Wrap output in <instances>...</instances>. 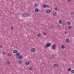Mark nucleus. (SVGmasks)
<instances>
[{
  "mask_svg": "<svg viewBox=\"0 0 74 74\" xmlns=\"http://www.w3.org/2000/svg\"><path fill=\"white\" fill-rule=\"evenodd\" d=\"M17 50H14L13 51V52L14 53H17Z\"/></svg>",
  "mask_w": 74,
  "mask_h": 74,
  "instance_id": "obj_12",
  "label": "nucleus"
},
{
  "mask_svg": "<svg viewBox=\"0 0 74 74\" xmlns=\"http://www.w3.org/2000/svg\"><path fill=\"white\" fill-rule=\"evenodd\" d=\"M71 14H74V12H72L71 13Z\"/></svg>",
  "mask_w": 74,
  "mask_h": 74,
  "instance_id": "obj_37",
  "label": "nucleus"
},
{
  "mask_svg": "<svg viewBox=\"0 0 74 74\" xmlns=\"http://www.w3.org/2000/svg\"><path fill=\"white\" fill-rule=\"evenodd\" d=\"M52 58H55V57H54V55H52Z\"/></svg>",
  "mask_w": 74,
  "mask_h": 74,
  "instance_id": "obj_34",
  "label": "nucleus"
},
{
  "mask_svg": "<svg viewBox=\"0 0 74 74\" xmlns=\"http://www.w3.org/2000/svg\"><path fill=\"white\" fill-rule=\"evenodd\" d=\"M51 12V10H46V13L47 14H49Z\"/></svg>",
  "mask_w": 74,
  "mask_h": 74,
  "instance_id": "obj_7",
  "label": "nucleus"
},
{
  "mask_svg": "<svg viewBox=\"0 0 74 74\" xmlns=\"http://www.w3.org/2000/svg\"><path fill=\"white\" fill-rule=\"evenodd\" d=\"M71 73L73 74L74 73V70H73L71 71Z\"/></svg>",
  "mask_w": 74,
  "mask_h": 74,
  "instance_id": "obj_24",
  "label": "nucleus"
},
{
  "mask_svg": "<svg viewBox=\"0 0 74 74\" xmlns=\"http://www.w3.org/2000/svg\"><path fill=\"white\" fill-rule=\"evenodd\" d=\"M5 53V51H3L2 52V54H3V55H4Z\"/></svg>",
  "mask_w": 74,
  "mask_h": 74,
  "instance_id": "obj_31",
  "label": "nucleus"
},
{
  "mask_svg": "<svg viewBox=\"0 0 74 74\" xmlns=\"http://www.w3.org/2000/svg\"><path fill=\"white\" fill-rule=\"evenodd\" d=\"M62 25H64L65 26L66 25V23L64 22H63L62 23Z\"/></svg>",
  "mask_w": 74,
  "mask_h": 74,
  "instance_id": "obj_20",
  "label": "nucleus"
},
{
  "mask_svg": "<svg viewBox=\"0 0 74 74\" xmlns=\"http://www.w3.org/2000/svg\"><path fill=\"white\" fill-rule=\"evenodd\" d=\"M47 8H49V5H47Z\"/></svg>",
  "mask_w": 74,
  "mask_h": 74,
  "instance_id": "obj_32",
  "label": "nucleus"
},
{
  "mask_svg": "<svg viewBox=\"0 0 74 74\" xmlns=\"http://www.w3.org/2000/svg\"><path fill=\"white\" fill-rule=\"evenodd\" d=\"M11 29H12V30H13V29H14V27H12L11 28Z\"/></svg>",
  "mask_w": 74,
  "mask_h": 74,
  "instance_id": "obj_36",
  "label": "nucleus"
},
{
  "mask_svg": "<svg viewBox=\"0 0 74 74\" xmlns=\"http://www.w3.org/2000/svg\"><path fill=\"white\" fill-rule=\"evenodd\" d=\"M55 47H56V44H54L53 45L52 47L53 49L55 48Z\"/></svg>",
  "mask_w": 74,
  "mask_h": 74,
  "instance_id": "obj_8",
  "label": "nucleus"
},
{
  "mask_svg": "<svg viewBox=\"0 0 74 74\" xmlns=\"http://www.w3.org/2000/svg\"><path fill=\"white\" fill-rule=\"evenodd\" d=\"M58 23L59 24H62V21L61 20H60L58 21Z\"/></svg>",
  "mask_w": 74,
  "mask_h": 74,
  "instance_id": "obj_11",
  "label": "nucleus"
},
{
  "mask_svg": "<svg viewBox=\"0 0 74 74\" xmlns=\"http://www.w3.org/2000/svg\"><path fill=\"white\" fill-rule=\"evenodd\" d=\"M43 8H45L46 7H47V5L46 4H44L43 5Z\"/></svg>",
  "mask_w": 74,
  "mask_h": 74,
  "instance_id": "obj_17",
  "label": "nucleus"
},
{
  "mask_svg": "<svg viewBox=\"0 0 74 74\" xmlns=\"http://www.w3.org/2000/svg\"><path fill=\"white\" fill-rule=\"evenodd\" d=\"M1 47H2V46L1 45L0 46V48H1Z\"/></svg>",
  "mask_w": 74,
  "mask_h": 74,
  "instance_id": "obj_39",
  "label": "nucleus"
},
{
  "mask_svg": "<svg viewBox=\"0 0 74 74\" xmlns=\"http://www.w3.org/2000/svg\"><path fill=\"white\" fill-rule=\"evenodd\" d=\"M34 6L35 7H38V4L36 3H35L34 4Z\"/></svg>",
  "mask_w": 74,
  "mask_h": 74,
  "instance_id": "obj_14",
  "label": "nucleus"
},
{
  "mask_svg": "<svg viewBox=\"0 0 74 74\" xmlns=\"http://www.w3.org/2000/svg\"><path fill=\"white\" fill-rule=\"evenodd\" d=\"M11 55V54L10 53H9V54H8V57L10 56Z\"/></svg>",
  "mask_w": 74,
  "mask_h": 74,
  "instance_id": "obj_28",
  "label": "nucleus"
},
{
  "mask_svg": "<svg viewBox=\"0 0 74 74\" xmlns=\"http://www.w3.org/2000/svg\"><path fill=\"white\" fill-rule=\"evenodd\" d=\"M70 41V40L69 39V38H66V42H67V43H69Z\"/></svg>",
  "mask_w": 74,
  "mask_h": 74,
  "instance_id": "obj_4",
  "label": "nucleus"
},
{
  "mask_svg": "<svg viewBox=\"0 0 74 74\" xmlns=\"http://www.w3.org/2000/svg\"><path fill=\"white\" fill-rule=\"evenodd\" d=\"M10 62L8 61L7 62V63L8 64H10Z\"/></svg>",
  "mask_w": 74,
  "mask_h": 74,
  "instance_id": "obj_30",
  "label": "nucleus"
},
{
  "mask_svg": "<svg viewBox=\"0 0 74 74\" xmlns=\"http://www.w3.org/2000/svg\"><path fill=\"white\" fill-rule=\"evenodd\" d=\"M64 33L65 34H67L68 33V32L65 31Z\"/></svg>",
  "mask_w": 74,
  "mask_h": 74,
  "instance_id": "obj_29",
  "label": "nucleus"
},
{
  "mask_svg": "<svg viewBox=\"0 0 74 74\" xmlns=\"http://www.w3.org/2000/svg\"><path fill=\"white\" fill-rule=\"evenodd\" d=\"M29 62L27 61L26 62V65H29Z\"/></svg>",
  "mask_w": 74,
  "mask_h": 74,
  "instance_id": "obj_19",
  "label": "nucleus"
},
{
  "mask_svg": "<svg viewBox=\"0 0 74 74\" xmlns=\"http://www.w3.org/2000/svg\"><path fill=\"white\" fill-rule=\"evenodd\" d=\"M67 25H71V22H70V21H68L67 22Z\"/></svg>",
  "mask_w": 74,
  "mask_h": 74,
  "instance_id": "obj_9",
  "label": "nucleus"
},
{
  "mask_svg": "<svg viewBox=\"0 0 74 74\" xmlns=\"http://www.w3.org/2000/svg\"><path fill=\"white\" fill-rule=\"evenodd\" d=\"M71 0H67L68 2H71Z\"/></svg>",
  "mask_w": 74,
  "mask_h": 74,
  "instance_id": "obj_33",
  "label": "nucleus"
},
{
  "mask_svg": "<svg viewBox=\"0 0 74 74\" xmlns=\"http://www.w3.org/2000/svg\"><path fill=\"white\" fill-rule=\"evenodd\" d=\"M22 58V55L19 56L18 57V60H20Z\"/></svg>",
  "mask_w": 74,
  "mask_h": 74,
  "instance_id": "obj_6",
  "label": "nucleus"
},
{
  "mask_svg": "<svg viewBox=\"0 0 74 74\" xmlns=\"http://www.w3.org/2000/svg\"><path fill=\"white\" fill-rule=\"evenodd\" d=\"M35 11L36 12H38V9L37 8H35Z\"/></svg>",
  "mask_w": 74,
  "mask_h": 74,
  "instance_id": "obj_10",
  "label": "nucleus"
},
{
  "mask_svg": "<svg viewBox=\"0 0 74 74\" xmlns=\"http://www.w3.org/2000/svg\"><path fill=\"white\" fill-rule=\"evenodd\" d=\"M71 68H69L68 69V71H69V72L71 71Z\"/></svg>",
  "mask_w": 74,
  "mask_h": 74,
  "instance_id": "obj_23",
  "label": "nucleus"
},
{
  "mask_svg": "<svg viewBox=\"0 0 74 74\" xmlns=\"http://www.w3.org/2000/svg\"><path fill=\"white\" fill-rule=\"evenodd\" d=\"M54 9L55 11H58V8H55Z\"/></svg>",
  "mask_w": 74,
  "mask_h": 74,
  "instance_id": "obj_27",
  "label": "nucleus"
},
{
  "mask_svg": "<svg viewBox=\"0 0 74 74\" xmlns=\"http://www.w3.org/2000/svg\"><path fill=\"white\" fill-rule=\"evenodd\" d=\"M37 36L38 37H40V36H41V35H40V34H37Z\"/></svg>",
  "mask_w": 74,
  "mask_h": 74,
  "instance_id": "obj_21",
  "label": "nucleus"
},
{
  "mask_svg": "<svg viewBox=\"0 0 74 74\" xmlns=\"http://www.w3.org/2000/svg\"><path fill=\"white\" fill-rule=\"evenodd\" d=\"M30 15V14L28 13H24L22 15V16L24 17H27V16H29Z\"/></svg>",
  "mask_w": 74,
  "mask_h": 74,
  "instance_id": "obj_1",
  "label": "nucleus"
},
{
  "mask_svg": "<svg viewBox=\"0 0 74 74\" xmlns=\"http://www.w3.org/2000/svg\"><path fill=\"white\" fill-rule=\"evenodd\" d=\"M16 58H18V56H16Z\"/></svg>",
  "mask_w": 74,
  "mask_h": 74,
  "instance_id": "obj_40",
  "label": "nucleus"
},
{
  "mask_svg": "<svg viewBox=\"0 0 74 74\" xmlns=\"http://www.w3.org/2000/svg\"><path fill=\"white\" fill-rule=\"evenodd\" d=\"M53 66L55 67H58L59 66V65L58 64H53Z\"/></svg>",
  "mask_w": 74,
  "mask_h": 74,
  "instance_id": "obj_5",
  "label": "nucleus"
},
{
  "mask_svg": "<svg viewBox=\"0 0 74 74\" xmlns=\"http://www.w3.org/2000/svg\"><path fill=\"white\" fill-rule=\"evenodd\" d=\"M57 27H59V26H58V25H57Z\"/></svg>",
  "mask_w": 74,
  "mask_h": 74,
  "instance_id": "obj_38",
  "label": "nucleus"
},
{
  "mask_svg": "<svg viewBox=\"0 0 74 74\" xmlns=\"http://www.w3.org/2000/svg\"><path fill=\"white\" fill-rule=\"evenodd\" d=\"M51 46V43H49L46 44V46H45V48H47L48 47H50Z\"/></svg>",
  "mask_w": 74,
  "mask_h": 74,
  "instance_id": "obj_2",
  "label": "nucleus"
},
{
  "mask_svg": "<svg viewBox=\"0 0 74 74\" xmlns=\"http://www.w3.org/2000/svg\"><path fill=\"white\" fill-rule=\"evenodd\" d=\"M35 50H36V49H35V48H32L31 49V51L32 52H35Z\"/></svg>",
  "mask_w": 74,
  "mask_h": 74,
  "instance_id": "obj_3",
  "label": "nucleus"
},
{
  "mask_svg": "<svg viewBox=\"0 0 74 74\" xmlns=\"http://www.w3.org/2000/svg\"><path fill=\"white\" fill-rule=\"evenodd\" d=\"M33 70V68L32 67H30L29 68V70Z\"/></svg>",
  "mask_w": 74,
  "mask_h": 74,
  "instance_id": "obj_26",
  "label": "nucleus"
},
{
  "mask_svg": "<svg viewBox=\"0 0 74 74\" xmlns=\"http://www.w3.org/2000/svg\"><path fill=\"white\" fill-rule=\"evenodd\" d=\"M53 16H56V12H54L53 13Z\"/></svg>",
  "mask_w": 74,
  "mask_h": 74,
  "instance_id": "obj_22",
  "label": "nucleus"
},
{
  "mask_svg": "<svg viewBox=\"0 0 74 74\" xmlns=\"http://www.w3.org/2000/svg\"><path fill=\"white\" fill-rule=\"evenodd\" d=\"M61 48L63 49H64L65 48V46H64V45H61Z\"/></svg>",
  "mask_w": 74,
  "mask_h": 74,
  "instance_id": "obj_15",
  "label": "nucleus"
},
{
  "mask_svg": "<svg viewBox=\"0 0 74 74\" xmlns=\"http://www.w3.org/2000/svg\"><path fill=\"white\" fill-rule=\"evenodd\" d=\"M51 29H53V27H52V26L51 27Z\"/></svg>",
  "mask_w": 74,
  "mask_h": 74,
  "instance_id": "obj_35",
  "label": "nucleus"
},
{
  "mask_svg": "<svg viewBox=\"0 0 74 74\" xmlns=\"http://www.w3.org/2000/svg\"><path fill=\"white\" fill-rule=\"evenodd\" d=\"M16 55L17 56H18L20 55V53H17L16 54Z\"/></svg>",
  "mask_w": 74,
  "mask_h": 74,
  "instance_id": "obj_18",
  "label": "nucleus"
},
{
  "mask_svg": "<svg viewBox=\"0 0 74 74\" xmlns=\"http://www.w3.org/2000/svg\"><path fill=\"white\" fill-rule=\"evenodd\" d=\"M43 34L44 36H46L47 34L46 32H44L43 33Z\"/></svg>",
  "mask_w": 74,
  "mask_h": 74,
  "instance_id": "obj_25",
  "label": "nucleus"
},
{
  "mask_svg": "<svg viewBox=\"0 0 74 74\" xmlns=\"http://www.w3.org/2000/svg\"><path fill=\"white\" fill-rule=\"evenodd\" d=\"M18 62L19 64H21V63H22V60H19L18 61Z\"/></svg>",
  "mask_w": 74,
  "mask_h": 74,
  "instance_id": "obj_16",
  "label": "nucleus"
},
{
  "mask_svg": "<svg viewBox=\"0 0 74 74\" xmlns=\"http://www.w3.org/2000/svg\"><path fill=\"white\" fill-rule=\"evenodd\" d=\"M72 28V26H68V29H70Z\"/></svg>",
  "mask_w": 74,
  "mask_h": 74,
  "instance_id": "obj_13",
  "label": "nucleus"
}]
</instances>
